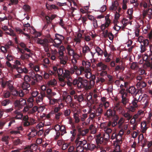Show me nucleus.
I'll return each mask as SVG.
<instances>
[{
	"label": "nucleus",
	"mask_w": 152,
	"mask_h": 152,
	"mask_svg": "<svg viewBox=\"0 0 152 152\" xmlns=\"http://www.w3.org/2000/svg\"><path fill=\"white\" fill-rule=\"evenodd\" d=\"M34 73H30L29 74L26 75L24 76V82L21 85V88L23 90H26V93L29 92L30 89V85L34 86L35 85V82L36 81V78L35 77Z\"/></svg>",
	"instance_id": "f257e3e1"
},
{
	"label": "nucleus",
	"mask_w": 152,
	"mask_h": 152,
	"mask_svg": "<svg viewBox=\"0 0 152 152\" xmlns=\"http://www.w3.org/2000/svg\"><path fill=\"white\" fill-rule=\"evenodd\" d=\"M77 129L78 134L77 138L76 140H79L81 136H84L88 132L89 130L91 134H95V127L93 124H91L90 125L89 127V129H83L81 128H79L78 126H77Z\"/></svg>",
	"instance_id": "f03ea898"
},
{
	"label": "nucleus",
	"mask_w": 152,
	"mask_h": 152,
	"mask_svg": "<svg viewBox=\"0 0 152 152\" xmlns=\"http://www.w3.org/2000/svg\"><path fill=\"white\" fill-rule=\"evenodd\" d=\"M72 62L73 64L72 66L69 70L70 73L72 75L75 73L77 75H82V72L83 70V68L82 67L77 66L75 65V63L77 62L76 59H74Z\"/></svg>",
	"instance_id": "7ed1b4c3"
},
{
	"label": "nucleus",
	"mask_w": 152,
	"mask_h": 152,
	"mask_svg": "<svg viewBox=\"0 0 152 152\" xmlns=\"http://www.w3.org/2000/svg\"><path fill=\"white\" fill-rule=\"evenodd\" d=\"M59 49L58 50V54L59 56L58 57L60 60V63L61 64L64 65L67 62L66 60L68 59V57L67 56H64V51L65 50V48L64 46L60 45L58 48Z\"/></svg>",
	"instance_id": "20e7f679"
},
{
	"label": "nucleus",
	"mask_w": 152,
	"mask_h": 152,
	"mask_svg": "<svg viewBox=\"0 0 152 152\" xmlns=\"http://www.w3.org/2000/svg\"><path fill=\"white\" fill-rule=\"evenodd\" d=\"M91 64L90 62L83 61L82 62V66H79L82 67L83 68V70L82 72V74H85V76L88 78L90 77H88V73H89L90 75L91 74L90 69Z\"/></svg>",
	"instance_id": "39448f33"
},
{
	"label": "nucleus",
	"mask_w": 152,
	"mask_h": 152,
	"mask_svg": "<svg viewBox=\"0 0 152 152\" xmlns=\"http://www.w3.org/2000/svg\"><path fill=\"white\" fill-rule=\"evenodd\" d=\"M9 90L13 99H15L19 97H22L24 96V94L22 90H17L14 89L12 86L9 87Z\"/></svg>",
	"instance_id": "423d86ee"
},
{
	"label": "nucleus",
	"mask_w": 152,
	"mask_h": 152,
	"mask_svg": "<svg viewBox=\"0 0 152 152\" xmlns=\"http://www.w3.org/2000/svg\"><path fill=\"white\" fill-rule=\"evenodd\" d=\"M75 144L76 147V152H84V149H85V146L86 144V140L80 141L76 140Z\"/></svg>",
	"instance_id": "0eeeda50"
},
{
	"label": "nucleus",
	"mask_w": 152,
	"mask_h": 152,
	"mask_svg": "<svg viewBox=\"0 0 152 152\" xmlns=\"http://www.w3.org/2000/svg\"><path fill=\"white\" fill-rule=\"evenodd\" d=\"M91 79L92 80H91L89 82L86 80H83V88L84 89L88 90L94 87L95 84V75H93L91 77Z\"/></svg>",
	"instance_id": "6e6552de"
},
{
	"label": "nucleus",
	"mask_w": 152,
	"mask_h": 152,
	"mask_svg": "<svg viewBox=\"0 0 152 152\" xmlns=\"http://www.w3.org/2000/svg\"><path fill=\"white\" fill-rule=\"evenodd\" d=\"M56 38L54 39L53 45L55 47L58 48L61 45L62 41L64 39V37L62 35L58 34H55Z\"/></svg>",
	"instance_id": "1a4fd4ad"
},
{
	"label": "nucleus",
	"mask_w": 152,
	"mask_h": 152,
	"mask_svg": "<svg viewBox=\"0 0 152 152\" xmlns=\"http://www.w3.org/2000/svg\"><path fill=\"white\" fill-rule=\"evenodd\" d=\"M107 117L110 119H113L114 120H118L119 119L118 116L116 115V112L113 110L111 109L108 110L106 112Z\"/></svg>",
	"instance_id": "9d476101"
},
{
	"label": "nucleus",
	"mask_w": 152,
	"mask_h": 152,
	"mask_svg": "<svg viewBox=\"0 0 152 152\" xmlns=\"http://www.w3.org/2000/svg\"><path fill=\"white\" fill-rule=\"evenodd\" d=\"M125 89H122L119 91V92L122 95V102L124 105H126V104L129 102L128 95V93L124 91Z\"/></svg>",
	"instance_id": "9b49d317"
},
{
	"label": "nucleus",
	"mask_w": 152,
	"mask_h": 152,
	"mask_svg": "<svg viewBox=\"0 0 152 152\" xmlns=\"http://www.w3.org/2000/svg\"><path fill=\"white\" fill-rule=\"evenodd\" d=\"M83 78L80 77H78L77 79H75L73 80V84L75 85H76L79 88H83V80H84Z\"/></svg>",
	"instance_id": "f8f14e48"
},
{
	"label": "nucleus",
	"mask_w": 152,
	"mask_h": 152,
	"mask_svg": "<svg viewBox=\"0 0 152 152\" xmlns=\"http://www.w3.org/2000/svg\"><path fill=\"white\" fill-rule=\"evenodd\" d=\"M138 100H140L142 105H145V107L148 105V97L146 94H145L143 96L142 95H140L138 98Z\"/></svg>",
	"instance_id": "ddd939ff"
},
{
	"label": "nucleus",
	"mask_w": 152,
	"mask_h": 152,
	"mask_svg": "<svg viewBox=\"0 0 152 152\" xmlns=\"http://www.w3.org/2000/svg\"><path fill=\"white\" fill-rule=\"evenodd\" d=\"M149 40L147 39H145V41H143V42L140 44V52L143 53L146 51L147 48H148L149 45Z\"/></svg>",
	"instance_id": "4468645a"
},
{
	"label": "nucleus",
	"mask_w": 152,
	"mask_h": 152,
	"mask_svg": "<svg viewBox=\"0 0 152 152\" xmlns=\"http://www.w3.org/2000/svg\"><path fill=\"white\" fill-rule=\"evenodd\" d=\"M103 141V138L101 136V134H99L96 136V142L97 145V146H96V148L97 149L99 148L100 150H101V147L100 145L102 144Z\"/></svg>",
	"instance_id": "2eb2a0df"
},
{
	"label": "nucleus",
	"mask_w": 152,
	"mask_h": 152,
	"mask_svg": "<svg viewBox=\"0 0 152 152\" xmlns=\"http://www.w3.org/2000/svg\"><path fill=\"white\" fill-rule=\"evenodd\" d=\"M8 122H9L8 126H10L12 124L15 123V121L13 118L11 119L6 118L2 121H0V127H2Z\"/></svg>",
	"instance_id": "dca6fc26"
},
{
	"label": "nucleus",
	"mask_w": 152,
	"mask_h": 152,
	"mask_svg": "<svg viewBox=\"0 0 152 152\" xmlns=\"http://www.w3.org/2000/svg\"><path fill=\"white\" fill-rule=\"evenodd\" d=\"M113 110L115 112L116 111L119 114L121 115L124 113V111H125L124 109L120 105L119 103H117L116 104H115Z\"/></svg>",
	"instance_id": "f3484780"
},
{
	"label": "nucleus",
	"mask_w": 152,
	"mask_h": 152,
	"mask_svg": "<svg viewBox=\"0 0 152 152\" xmlns=\"http://www.w3.org/2000/svg\"><path fill=\"white\" fill-rule=\"evenodd\" d=\"M46 96V93L43 91H41L40 95H38L35 98L37 104L40 103V105L42 104L44 98Z\"/></svg>",
	"instance_id": "a211bd4d"
},
{
	"label": "nucleus",
	"mask_w": 152,
	"mask_h": 152,
	"mask_svg": "<svg viewBox=\"0 0 152 152\" xmlns=\"http://www.w3.org/2000/svg\"><path fill=\"white\" fill-rule=\"evenodd\" d=\"M119 5V3L117 1H114L112 2V5L109 7L110 10L113 12H116Z\"/></svg>",
	"instance_id": "6ab92c4d"
},
{
	"label": "nucleus",
	"mask_w": 152,
	"mask_h": 152,
	"mask_svg": "<svg viewBox=\"0 0 152 152\" xmlns=\"http://www.w3.org/2000/svg\"><path fill=\"white\" fill-rule=\"evenodd\" d=\"M118 120H114L112 122V126L114 127L116 126L117 124L118 125V127L120 128L122 127V125L124 123V120L123 118H121L119 120L118 122H117Z\"/></svg>",
	"instance_id": "aec40b11"
},
{
	"label": "nucleus",
	"mask_w": 152,
	"mask_h": 152,
	"mask_svg": "<svg viewBox=\"0 0 152 152\" xmlns=\"http://www.w3.org/2000/svg\"><path fill=\"white\" fill-rule=\"evenodd\" d=\"M56 95V93L55 92L53 91L50 88H47L46 90L45 97H47L48 99H50Z\"/></svg>",
	"instance_id": "412c9836"
},
{
	"label": "nucleus",
	"mask_w": 152,
	"mask_h": 152,
	"mask_svg": "<svg viewBox=\"0 0 152 152\" xmlns=\"http://www.w3.org/2000/svg\"><path fill=\"white\" fill-rule=\"evenodd\" d=\"M37 44L42 45L44 47L48 45V40L46 39H40L38 38L37 39Z\"/></svg>",
	"instance_id": "4be33fe9"
},
{
	"label": "nucleus",
	"mask_w": 152,
	"mask_h": 152,
	"mask_svg": "<svg viewBox=\"0 0 152 152\" xmlns=\"http://www.w3.org/2000/svg\"><path fill=\"white\" fill-rule=\"evenodd\" d=\"M126 91L127 93H129L132 94H135V96L137 95L138 92L136 93V89L134 86H131L129 87L128 89H126Z\"/></svg>",
	"instance_id": "5701e85b"
},
{
	"label": "nucleus",
	"mask_w": 152,
	"mask_h": 152,
	"mask_svg": "<svg viewBox=\"0 0 152 152\" xmlns=\"http://www.w3.org/2000/svg\"><path fill=\"white\" fill-rule=\"evenodd\" d=\"M66 49L69 55L72 56L74 54V51L73 49L71 48V46L70 45H68L66 47Z\"/></svg>",
	"instance_id": "b1692460"
},
{
	"label": "nucleus",
	"mask_w": 152,
	"mask_h": 152,
	"mask_svg": "<svg viewBox=\"0 0 152 152\" xmlns=\"http://www.w3.org/2000/svg\"><path fill=\"white\" fill-rule=\"evenodd\" d=\"M146 83L144 80L140 82L139 81L136 84L137 87L141 89L145 87L146 86Z\"/></svg>",
	"instance_id": "393cba45"
},
{
	"label": "nucleus",
	"mask_w": 152,
	"mask_h": 152,
	"mask_svg": "<svg viewBox=\"0 0 152 152\" xmlns=\"http://www.w3.org/2000/svg\"><path fill=\"white\" fill-rule=\"evenodd\" d=\"M31 54V53H26L24 52L23 53L20 54V58L23 60H27L30 57V54Z\"/></svg>",
	"instance_id": "a878e982"
},
{
	"label": "nucleus",
	"mask_w": 152,
	"mask_h": 152,
	"mask_svg": "<svg viewBox=\"0 0 152 152\" xmlns=\"http://www.w3.org/2000/svg\"><path fill=\"white\" fill-rule=\"evenodd\" d=\"M32 73H34V76L35 77H36V81H35V85L36 84V83L38 81V80H42V76L38 74H36L35 72L33 70H31L28 73V74H29V75H30V73H31L32 74Z\"/></svg>",
	"instance_id": "bb28decb"
},
{
	"label": "nucleus",
	"mask_w": 152,
	"mask_h": 152,
	"mask_svg": "<svg viewBox=\"0 0 152 152\" xmlns=\"http://www.w3.org/2000/svg\"><path fill=\"white\" fill-rule=\"evenodd\" d=\"M122 115L125 118L126 120L129 121L132 117V115L129 113V111L126 112L125 111H124V113Z\"/></svg>",
	"instance_id": "cd10ccee"
},
{
	"label": "nucleus",
	"mask_w": 152,
	"mask_h": 152,
	"mask_svg": "<svg viewBox=\"0 0 152 152\" xmlns=\"http://www.w3.org/2000/svg\"><path fill=\"white\" fill-rule=\"evenodd\" d=\"M58 52L56 50H52L51 51V59L53 60H55L56 56H58Z\"/></svg>",
	"instance_id": "c85d7f7f"
},
{
	"label": "nucleus",
	"mask_w": 152,
	"mask_h": 152,
	"mask_svg": "<svg viewBox=\"0 0 152 152\" xmlns=\"http://www.w3.org/2000/svg\"><path fill=\"white\" fill-rule=\"evenodd\" d=\"M54 28V26L53 25H52L51 26L50 24H48V23H46L42 28V30H45L47 28V29L46 31H48V32H49L51 28Z\"/></svg>",
	"instance_id": "c756f323"
},
{
	"label": "nucleus",
	"mask_w": 152,
	"mask_h": 152,
	"mask_svg": "<svg viewBox=\"0 0 152 152\" xmlns=\"http://www.w3.org/2000/svg\"><path fill=\"white\" fill-rule=\"evenodd\" d=\"M83 95L81 94L79 95H75L74 96V99L77 100L79 102H80L83 101L84 100Z\"/></svg>",
	"instance_id": "7c9ffc66"
},
{
	"label": "nucleus",
	"mask_w": 152,
	"mask_h": 152,
	"mask_svg": "<svg viewBox=\"0 0 152 152\" xmlns=\"http://www.w3.org/2000/svg\"><path fill=\"white\" fill-rule=\"evenodd\" d=\"M138 99V98L136 97L134 98L132 102V106L137 108L139 105V102H140V100Z\"/></svg>",
	"instance_id": "2f4dec72"
},
{
	"label": "nucleus",
	"mask_w": 152,
	"mask_h": 152,
	"mask_svg": "<svg viewBox=\"0 0 152 152\" xmlns=\"http://www.w3.org/2000/svg\"><path fill=\"white\" fill-rule=\"evenodd\" d=\"M28 117L27 115L24 116L23 118V120L24 121L23 122V125L25 126H29L30 123L28 121Z\"/></svg>",
	"instance_id": "473e14b6"
},
{
	"label": "nucleus",
	"mask_w": 152,
	"mask_h": 152,
	"mask_svg": "<svg viewBox=\"0 0 152 152\" xmlns=\"http://www.w3.org/2000/svg\"><path fill=\"white\" fill-rule=\"evenodd\" d=\"M64 71L65 72H64L62 77L66 78L68 79L71 78V77L70 76V74L69 70L65 69Z\"/></svg>",
	"instance_id": "72a5a7b5"
},
{
	"label": "nucleus",
	"mask_w": 152,
	"mask_h": 152,
	"mask_svg": "<svg viewBox=\"0 0 152 152\" xmlns=\"http://www.w3.org/2000/svg\"><path fill=\"white\" fill-rule=\"evenodd\" d=\"M106 22L105 24H102L101 26V29L102 30H104L107 28L109 25L110 23V20H105Z\"/></svg>",
	"instance_id": "f704fd0d"
},
{
	"label": "nucleus",
	"mask_w": 152,
	"mask_h": 152,
	"mask_svg": "<svg viewBox=\"0 0 152 152\" xmlns=\"http://www.w3.org/2000/svg\"><path fill=\"white\" fill-rule=\"evenodd\" d=\"M1 86L3 88H5L6 86L8 87L9 89V87L12 86L10 85V82L8 81H5L3 80H1Z\"/></svg>",
	"instance_id": "c9c22d12"
},
{
	"label": "nucleus",
	"mask_w": 152,
	"mask_h": 152,
	"mask_svg": "<svg viewBox=\"0 0 152 152\" xmlns=\"http://www.w3.org/2000/svg\"><path fill=\"white\" fill-rule=\"evenodd\" d=\"M96 66L98 68L99 67H100L103 70H105L107 68V65L103 64L102 62H100L97 64H96Z\"/></svg>",
	"instance_id": "e433bc0d"
},
{
	"label": "nucleus",
	"mask_w": 152,
	"mask_h": 152,
	"mask_svg": "<svg viewBox=\"0 0 152 152\" xmlns=\"http://www.w3.org/2000/svg\"><path fill=\"white\" fill-rule=\"evenodd\" d=\"M85 149H87L92 151L95 148V145L92 144H86V145L85 146Z\"/></svg>",
	"instance_id": "4c0bfd02"
},
{
	"label": "nucleus",
	"mask_w": 152,
	"mask_h": 152,
	"mask_svg": "<svg viewBox=\"0 0 152 152\" xmlns=\"http://www.w3.org/2000/svg\"><path fill=\"white\" fill-rule=\"evenodd\" d=\"M141 125V129H142V132L143 133H145L148 128V127L147 126L146 122H142Z\"/></svg>",
	"instance_id": "58836bf2"
},
{
	"label": "nucleus",
	"mask_w": 152,
	"mask_h": 152,
	"mask_svg": "<svg viewBox=\"0 0 152 152\" xmlns=\"http://www.w3.org/2000/svg\"><path fill=\"white\" fill-rule=\"evenodd\" d=\"M21 103L19 100H15L14 102V105L15 107L18 109H20L23 108L22 105L20 104Z\"/></svg>",
	"instance_id": "ea45409f"
},
{
	"label": "nucleus",
	"mask_w": 152,
	"mask_h": 152,
	"mask_svg": "<svg viewBox=\"0 0 152 152\" xmlns=\"http://www.w3.org/2000/svg\"><path fill=\"white\" fill-rule=\"evenodd\" d=\"M73 117L75 120L74 122L75 123L77 124L80 122V119L79 116L77 113H75L74 114Z\"/></svg>",
	"instance_id": "a19ab883"
},
{
	"label": "nucleus",
	"mask_w": 152,
	"mask_h": 152,
	"mask_svg": "<svg viewBox=\"0 0 152 152\" xmlns=\"http://www.w3.org/2000/svg\"><path fill=\"white\" fill-rule=\"evenodd\" d=\"M65 100L66 102L68 104H71L72 103V99L71 96L69 95H67L65 98L64 97L63 98Z\"/></svg>",
	"instance_id": "79ce46f5"
},
{
	"label": "nucleus",
	"mask_w": 152,
	"mask_h": 152,
	"mask_svg": "<svg viewBox=\"0 0 152 152\" xmlns=\"http://www.w3.org/2000/svg\"><path fill=\"white\" fill-rule=\"evenodd\" d=\"M48 99L49 100L50 104V105H53L56 103H59V99H55L53 97Z\"/></svg>",
	"instance_id": "37998d69"
},
{
	"label": "nucleus",
	"mask_w": 152,
	"mask_h": 152,
	"mask_svg": "<svg viewBox=\"0 0 152 152\" xmlns=\"http://www.w3.org/2000/svg\"><path fill=\"white\" fill-rule=\"evenodd\" d=\"M103 110L102 107L99 106L97 109L96 110V116H98L101 114Z\"/></svg>",
	"instance_id": "c03bdc74"
},
{
	"label": "nucleus",
	"mask_w": 152,
	"mask_h": 152,
	"mask_svg": "<svg viewBox=\"0 0 152 152\" xmlns=\"http://www.w3.org/2000/svg\"><path fill=\"white\" fill-rule=\"evenodd\" d=\"M71 110L70 109H68L64 110L63 111V114L65 117H68V118L70 117L69 116L71 113Z\"/></svg>",
	"instance_id": "a18cd8bd"
},
{
	"label": "nucleus",
	"mask_w": 152,
	"mask_h": 152,
	"mask_svg": "<svg viewBox=\"0 0 152 152\" xmlns=\"http://www.w3.org/2000/svg\"><path fill=\"white\" fill-rule=\"evenodd\" d=\"M125 67L122 65L120 66L117 65L115 68V71H118L119 70H122L123 71L125 69Z\"/></svg>",
	"instance_id": "49530a36"
},
{
	"label": "nucleus",
	"mask_w": 152,
	"mask_h": 152,
	"mask_svg": "<svg viewBox=\"0 0 152 152\" xmlns=\"http://www.w3.org/2000/svg\"><path fill=\"white\" fill-rule=\"evenodd\" d=\"M57 83V81L55 79L49 81L48 82L49 85L54 86L56 85Z\"/></svg>",
	"instance_id": "de8ad7c7"
},
{
	"label": "nucleus",
	"mask_w": 152,
	"mask_h": 152,
	"mask_svg": "<svg viewBox=\"0 0 152 152\" xmlns=\"http://www.w3.org/2000/svg\"><path fill=\"white\" fill-rule=\"evenodd\" d=\"M57 72L58 77H62L64 73L63 69L61 68H59L58 69Z\"/></svg>",
	"instance_id": "09e8293b"
},
{
	"label": "nucleus",
	"mask_w": 152,
	"mask_h": 152,
	"mask_svg": "<svg viewBox=\"0 0 152 152\" xmlns=\"http://www.w3.org/2000/svg\"><path fill=\"white\" fill-rule=\"evenodd\" d=\"M10 139V138L8 136H6L3 137L1 139L2 141L5 142L6 144L7 145L8 144V140Z\"/></svg>",
	"instance_id": "8fccbe9b"
},
{
	"label": "nucleus",
	"mask_w": 152,
	"mask_h": 152,
	"mask_svg": "<svg viewBox=\"0 0 152 152\" xmlns=\"http://www.w3.org/2000/svg\"><path fill=\"white\" fill-rule=\"evenodd\" d=\"M138 64L137 62H132L130 66L131 68L132 69H134L138 67Z\"/></svg>",
	"instance_id": "3c124183"
},
{
	"label": "nucleus",
	"mask_w": 152,
	"mask_h": 152,
	"mask_svg": "<svg viewBox=\"0 0 152 152\" xmlns=\"http://www.w3.org/2000/svg\"><path fill=\"white\" fill-rule=\"evenodd\" d=\"M90 49L88 46H85L83 48V52L84 55H85L86 53L90 51Z\"/></svg>",
	"instance_id": "603ef678"
},
{
	"label": "nucleus",
	"mask_w": 152,
	"mask_h": 152,
	"mask_svg": "<svg viewBox=\"0 0 152 152\" xmlns=\"http://www.w3.org/2000/svg\"><path fill=\"white\" fill-rule=\"evenodd\" d=\"M104 130L105 132L107 134L108 137H109V134L111 132V129L109 127H106L104 128Z\"/></svg>",
	"instance_id": "864d4df0"
},
{
	"label": "nucleus",
	"mask_w": 152,
	"mask_h": 152,
	"mask_svg": "<svg viewBox=\"0 0 152 152\" xmlns=\"http://www.w3.org/2000/svg\"><path fill=\"white\" fill-rule=\"evenodd\" d=\"M59 132H61V135L62 136L66 133L65 127L64 126H61Z\"/></svg>",
	"instance_id": "5fc2aeb1"
},
{
	"label": "nucleus",
	"mask_w": 152,
	"mask_h": 152,
	"mask_svg": "<svg viewBox=\"0 0 152 152\" xmlns=\"http://www.w3.org/2000/svg\"><path fill=\"white\" fill-rule=\"evenodd\" d=\"M109 106V103L108 101H106L103 103L100 104L99 105L100 107H102L103 106L105 108H107Z\"/></svg>",
	"instance_id": "6e6d98bb"
},
{
	"label": "nucleus",
	"mask_w": 152,
	"mask_h": 152,
	"mask_svg": "<svg viewBox=\"0 0 152 152\" xmlns=\"http://www.w3.org/2000/svg\"><path fill=\"white\" fill-rule=\"evenodd\" d=\"M98 53V55H101L102 54L103 51L98 47H96V53Z\"/></svg>",
	"instance_id": "4d7b16f0"
},
{
	"label": "nucleus",
	"mask_w": 152,
	"mask_h": 152,
	"mask_svg": "<svg viewBox=\"0 0 152 152\" xmlns=\"http://www.w3.org/2000/svg\"><path fill=\"white\" fill-rule=\"evenodd\" d=\"M152 65L151 63L149 61H145V63L144 64L143 67L144 68H146L147 67H151Z\"/></svg>",
	"instance_id": "13d9d810"
},
{
	"label": "nucleus",
	"mask_w": 152,
	"mask_h": 152,
	"mask_svg": "<svg viewBox=\"0 0 152 152\" xmlns=\"http://www.w3.org/2000/svg\"><path fill=\"white\" fill-rule=\"evenodd\" d=\"M10 102V99H5L2 102L1 104L3 106H6L9 104Z\"/></svg>",
	"instance_id": "bf43d9fd"
},
{
	"label": "nucleus",
	"mask_w": 152,
	"mask_h": 152,
	"mask_svg": "<svg viewBox=\"0 0 152 152\" xmlns=\"http://www.w3.org/2000/svg\"><path fill=\"white\" fill-rule=\"evenodd\" d=\"M133 12V10L132 8L129 9L128 10L127 13L129 16L130 19L132 18Z\"/></svg>",
	"instance_id": "052dcab7"
},
{
	"label": "nucleus",
	"mask_w": 152,
	"mask_h": 152,
	"mask_svg": "<svg viewBox=\"0 0 152 152\" xmlns=\"http://www.w3.org/2000/svg\"><path fill=\"white\" fill-rule=\"evenodd\" d=\"M13 142L15 145H17L22 143V141L20 140V139L18 138L14 140Z\"/></svg>",
	"instance_id": "680f3d73"
},
{
	"label": "nucleus",
	"mask_w": 152,
	"mask_h": 152,
	"mask_svg": "<svg viewBox=\"0 0 152 152\" xmlns=\"http://www.w3.org/2000/svg\"><path fill=\"white\" fill-rule=\"evenodd\" d=\"M95 117V113H91L90 115V117L89 118H88L87 120V122H89L90 121V120L91 119L92 121H94V118Z\"/></svg>",
	"instance_id": "e2e57ef3"
},
{
	"label": "nucleus",
	"mask_w": 152,
	"mask_h": 152,
	"mask_svg": "<svg viewBox=\"0 0 152 152\" xmlns=\"http://www.w3.org/2000/svg\"><path fill=\"white\" fill-rule=\"evenodd\" d=\"M11 94L10 92L6 91L3 93V96L4 98H7L10 96Z\"/></svg>",
	"instance_id": "0e129e2a"
},
{
	"label": "nucleus",
	"mask_w": 152,
	"mask_h": 152,
	"mask_svg": "<svg viewBox=\"0 0 152 152\" xmlns=\"http://www.w3.org/2000/svg\"><path fill=\"white\" fill-rule=\"evenodd\" d=\"M28 147L33 151L34 150H35L37 148V145L35 143L31 144L30 146H28Z\"/></svg>",
	"instance_id": "69168bd1"
},
{
	"label": "nucleus",
	"mask_w": 152,
	"mask_h": 152,
	"mask_svg": "<svg viewBox=\"0 0 152 152\" xmlns=\"http://www.w3.org/2000/svg\"><path fill=\"white\" fill-rule=\"evenodd\" d=\"M31 95L33 98H36L39 94V92L37 90H34L31 93Z\"/></svg>",
	"instance_id": "338daca9"
},
{
	"label": "nucleus",
	"mask_w": 152,
	"mask_h": 152,
	"mask_svg": "<svg viewBox=\"0 0 152 152\" xmlns=\"http://www.w3.org/2000/svg\"><path fill=\"white\" fill-rule=\"evenodd\" d=\"M87 99L91 104H94V101L93 99L92 96L91 95H88L87 97Z\"/></svg>",
	"instance_id": "774afa93"
}]
</instances>
